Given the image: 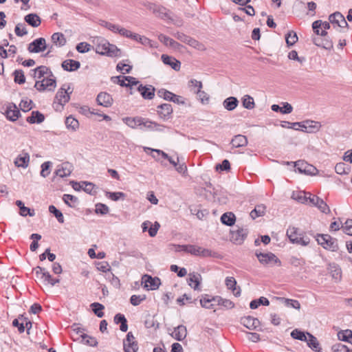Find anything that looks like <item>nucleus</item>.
<instances>
[{"mask_svg":"<svg viewBox=\"0 0 352 352\" xmlns=\"http://www.w3.org/2000/svg\"><path fill=\"white\" fill-rule=\"evenodd\" d=\"M96 52L98 54L109 57L121 56V50L117 46L109 43L107 40L102 38L97 39Z\"/></svg>","mask_w":352,"mask_h":352,"instance_id":"1","label":"nucleus"},{"mask_svg":"<svg viewBox=\"0 0 352 352\" xmlns=\"http://www.w3.org/2000/svg\"><path fill=\"white\" fill-rule=\"evenodd\" d=\"M286 234L292 243L302 246H307L311 241L309 236L306 232L295 227H289Z\"/></svg>","mask_w":352,"mask_h":352,"instance_id":"2","label":"nucleus"},{"mask_svg":"<svg viewBox=\"0 0 352 352\" xmlns=\"http://www.w3.org/2000/svg\"><path fill=\"white\" fill-rule=\"evenodd\" d=\"M316 239L319 245L324 249L330 251H337L338 250V241L329 234H317Z\"/></svg>","mask_w":352,"mask_h":352,"instance_id":"3","label":"nucleus"},{"mask_svg":"<svg viewBox=\"0 0 352 352\" xmlns=\"http://www.w3.org/2000/svg\"><path fill=\"white\" fill-rule=\"evenodd\" d=\"M56 78L52 76L47 75L41 80L35 82L34 87L39 91H45L46 89L53 90L56 87Z\"/></svg>","mask_w":352,"mask_h":352,"instance_id":"4","label":"nucleus"},{"mask_svg":"<svg viewBox=\"0 0 352 352\" xmlns=\"http://www.w3.org/2000/svg\"><path fill=\"white\" fill-rule=\"evenodd\" d=\"M188 253L194 255V256H202V257H217V254L216 252H214L211 251L209 249L204 248L200 246L195 245H190Z\"/></svg>","mask_w":352,"mask_h":352,"instance_id":"5","label":"nucleus"},{"mask_svg":"<svg viewBox=\"0 0 352 352\" xmlns=\"http://www.w3.org/2000/svg\"><path fill=\"white\" fill-rule=\"evenodd\" d=\"M329 21L333 25H336L338 28H340V31L344 32L347 30L349 25L344 16L339 12H336L329 16Z\"/></svg>","mask_w":352,"mask_h":352,"instance_id":"6","label":"nucleus"},{"mask_svg":"<svg viewBox=\"0 0 352 352\" xmlns=\"http://www.w3.org/2000/svg\"><path fill=\"white\" fill-rule=\"evenodd\" d=\"M47 48L46 40L44 38H38L28 44V50L30 53H40Z\"/></svg>","mask_w":352,"mask_h":352,"instance_id":"7","label":"nucleus"},{"mask_svg":"<svg viewBox=\"0 0 352 352\" xmlns=\"http://www.w3.org/2000/svg\"><path fill=\"white\" fill-rule=\"evenodd\" d=\"M256 256L258 258L259 262L263 265H270L272 263L278 264V265H281L280 261L277 258V256L272 253H258L256 252Z\"/></svg>","mask_w":352,"mask_h":352,"instance_id":"8","label":"nucleus"},{"mask_svg":"<svg viewBox=\"0 0 352 352\" xmlns=\"http://www.w3.org/2000/svg\"><path fill=\"white\" fill-rule=\"evenodd\" d=\"M124 352H136L138 350V344L131 332H129L123 341Z\"/></svg>","mask_w":352,"mask_h":352,"instance_id":"9","label":"nucleus"},{"mask_svg":"<svg viewBox=\"0 0 352 352\" xmlns=\"http://www.w3.org/2000/svg\"><path fill=\"white\" fill-rule=\"evenodd\" d=\"M294 166L299 173H305L306 175H314L318 172V170L315 166L304 161L299 160L294 162Z\"/></svg>","mask_w":352,"mask_h":352,"instance_id":"10","label":"nucleus"},{"mask_svg":"<svg viewBox=\"0 0 352 352\" xmlns=\"http://www.w3.org/2000/svg\"><path fill=\"white\" fill-rule=\"evenodd\" d=\"M65 85H64L63 87L58 91L55 97V102H57L60 106H63L69 102L70 94H72V91H69L70 87L68 86L67 89H65Z\"/></svg>","mask_w":352,"mask_h":352,"instance_id":"11","label":"nucleus"},{"mask_svg":"<svg viewBox=\"0 0 352 352\" xmlns=\"http://www.w3.org/2000/svg\"><path fill=\"white\" fill-rule=\"evenodd\" d=\"M142 283H144V287L147 289H157L161 284L160 279L157 277L153 278L150 275L144 274L142 278Z\"/></svg>","mask_w":352,"mask_h":352,"instance_id":"12","label":"nucleus"},{"mask_svg":"<svg viewBox=\"0 0 352 352\" xmlns=\"http://www.w3.org/2000/svg\"><path fill=\"white\" fill-rule=\"evenodd\" d=\"M248 235V230L244 228H239L236 230H232L230 232V239L236 244H241Z\"/></svg>","mask_w":352,"mask_h":352,"instance_id":"13","label":"nucleus"},{"mask_svg":"<svg viewBox=\"0 0 352 352\" xmlns=\"http://www.w3.org/2000/svg\"><path fill=\"white\" fill-rule=\"evenodd\" d=\"M138 91L140 92L142 98L146 100H151L155 96V89L151 85L144 86L142 84H140L138 87Z\"/></svg>","mask_w":352,"mask_h":352,"instance_id":"14","label":"nucleus"},{"mask_svg":"<svg viewBox=\"0 0 352 352\" xmlns=\"http://www.w3.org/2000/svg\"><path fill=\"white\" fill-rule=\"evenodd\" d=\"M313 43L318 46L323 47L326 50H331L333 47V41L329 39V38L327 36L326 37H320V36H316L312 38Z\"/></svg>","mask_w":352,"mask_h":352,"instance_id":"15","label":"nucleus"},{"mask_svg":"<svg viewBox=\"0 0 352 352\" xmlns=\"http://www.w3.org/2000/svg\"><path fill=\"white\" fill-rule=\"evenodd\" d=\"M5 114L9 120L14 122L19 118L21 113L16 104L10 103L8 105Z\"/></svg>","mask_w":352,"mask_h":352,"instance_id":"16","label":"nucleus"},{"mask_svg":"<svg viewBox=\"0 0 352 352\" xmlns=\"http://www.w3.org/2000/svg\"><path fill=\"white\" fill-rule=\"evenodd\" d=\"M72 172V165L69 162H65L57 166L55 174L60 177L69 176Z\"/></svg>","mask_w":352,"mask_h":352,"instance_id":"17","label":"nucleus"},{"mask_svg":"<svg viewBox=\"0 0 352 352\" xmlns=\"http://www.w3.org/2000/svg\"><path fill=\"white\" fill-rule=\"evenodd\" d=\"M201 281V276L197 272L190 273L187 282L190 287L195 290H200L199 285Z\"/></svg>","mask_w":352,"mask_h":352,"instance_id":"18","label":"nucleus"},{"mask_svg":"<svg viewBox=\"0 0 352 352\" xmlns=\"http://www.w3.org/2000/svg\"><path fill=\"white\" fill-rule=\"evenodd\" d=\"M96 101L99 105L105 107H109L113 104L111 96L107 92L100 93L97 96Z\"/></svg>","mask_w":352,"mask_h":352,"instance_id":"19","label":"nucleus"},{"mask_svg":"<svg viewBox=\"0 0 352 352\" xmlns=\"http://www.w3.org/2000/svg\"><path fill=\"white\" fill-rule=\"evenodd\" d=\"M170 336L178 341L184 340L187 336V329L184 325H179L174 328V331L170 333Z\"/></svg>","mask_w":352,"mask_h":352,"instance_id":"20","label":"nucleus"},{"mask_svg":"<svg viewBox=\"0 0 352 352\" xmlns=\"http://www.w3.org/2000/svg\"><path fill=\"white\" fill-rule=\"evenodd\" d=\"M157 113L161 118L168 119L173 113V107L170 104L164 103L157 107Z\"/></svg>","mask_w":352,"mask_h":352,"instance_id":"21","label":"nucleus"},{"mask_svg":"<svg viewBox=\"0 0 352 352\" xmlns=\"http://www.w3.org/2000/svg\"><path fill=\"white\" fill-rule=\"evenodd\" d=\"M32 72L34 78L43 79L47 75L50 74V76H52V72L50 69L44 65L37 67L36 69H33Z\"/></svg>","mask_w":352,"mask_h":352,"instance_id":"22","label":"nucleus"},{"mask_svg":"<svg viewBox=\"0 0 352 352\" xmlns=\"http://www.w3.org/2000/svg\"><path fill=\"white\" fill-rule=\"evenodd\" d=\"M241 322L249 329H256L260 325L259 320L257 318H253L252 316H246L242 318Z\"/></svg>","mask_w":352,"mask_h":352,"instance_id":"23","label":"nucleus"},{"mask_svg":"<svg viewBox=\"0 0 352 352\" xmlns=\"http://www.w3.org/2000/svg\"><path fill=\"white\" fill-rule=\"evenodd\" d=\"M161 58L165 65L170 66L174 70L180 69L181 63L175 58L166 54H162Z\"/></svg>","mask_w":352,"mask_h":352,"instance_id":"24","label":"nucleus"},{"mask_svg":"<svg viewBox=\"0 0 352 352\" xmlns=\"http://www.w3.org/2000/svg\"><path fill=\"white\" fill-rule=\"evenodd\" d=\"M30 162V155L28 153H23L19 155L14 160V164L17 167L25 168Z\"/></svg>","mask_w":352,"mask_h":352,"instance_id":"25","label":"nucleus"},{"mask_svg":"<svg viewBox=\"0 0 352 352\" xmlns=\"http://www.w3.org/2000/svg\"><path fill=\"white\" fill-rule=\"evenodd\" d=\"M61 66L63 69L65 71L73 72L80 68V63L79 61L77 60L67 59L62 63Z\"/></svg>","mask_w":352,"mask_h":352,"instance_id":"26","label":"nucleus"},{"mask_svg":"<svg viewBox=\"0 0 352 352\" xmlns=\"http://www.w3.org/2000/svg\"><path fill=\"white\" fill-rule=\"evenodd\" d=\"M306 124L307 127H305V129H301L302 131L305 133H316L321 128V124L314 120H306Z\"/></svg>","mask_w":352,"mask_h":352,"instance_id":"27","label":"nucleus"},{"mask_svg":"<svg viewBox=\"0 0 352 352\" xmlns=\"http://www.w3.org/2000/svg\"><path fill=\"white\" fill-rule=\"evenodd\" d=\"M214 298V297H210L208 294L201 296V298L199 300L201 307L206 309H214L217 304L214 303V300H212Z\"/></svg>","mask_w":352,"mask_h":352,"instance_id":"28","label":"nucleus"},{"mask_svg":"<svg viewBox=\"0 0 352 352\" xmlns=\"http://www.w3.org/2000/svg\"><path fill=\"white\" fill-rule=\"evenodd\" d=\"M231 144L234 148L243 147L248 144V139L245 135H236L232 139Z\"/></svg>","mask_w":352,"mask_h":352,"instance_id":"29","label":"nucleus"},{"mask_svg":"<svg viewBox=\"0 0 352 352\" xmlns=\"http://www.w3.org/2000/svg\"><path fill=\"white\" fill-rule=\"evenodd\" d=\"M307 334L308 336L307 340L305 341L312 350L319 352L321 350V348L320 346V344L317 340V338L314 336L312 334L307 332Z\"/></svg>","mask_w":352,"mask_h":352,"instance_id":"30","label":"nucleus"},{"mask_svg":"<svg viewBox=\"0 0 352 352\" xmlns=\"http://www.w3.org/2000/svg\"><path fill=\"white\" fill-rule=\"evenodd\" d=\"M123 122L129 127L132 129H135L141 126V122H142V118L141 117H134L130 118L126 117L122 119Z\"/></svg>","mask_w":352,"mask_h":352,"instance_id":"31","label":"nucleus"},{"mask_svg":"<svg viewBox=\"0 0 352 352\" xmlns=\"http://www.w3.org/2000/svg\"><path fill=\"white\" fill-rule=\"evenodd\" d=\"M44 120H45V117H44L43 114H42L41 113H40L38 111H33L31 113V116L28 117L26 119L27 122L30 124H34V123L40 124L42 122H43Z\"/></svg>","mask_w":352,"mask_h":352,"instance_id":"32","label":"nucleus"},{"mask_svg":"<svg viewBox=\"0 0 352 352\" xmlns=\"http://www.w3.org/2000/svg\"><path fill=\"white\" fill-rule=\"evenodd\" d=\"M162 126L158 124L155 122H152L148 119L142 118V122H141V129H146L149 130H161Z\"/></svg>","mask_w":352,"mask_h":352,"instance_id":"33","label":"nucleus"},{"mask_svg":"<svg viewBox=\"0 0 352 352\" xmlns=\"http://www.w3.org/2000/svg\"><path fill=\"white\" fill-rule=\"evenodd\" d=\"M25 21L30 25L36 28L40 25L41 21L36 14H29L25 16Z\"/></svg>","mask_w":352,"mask_h":352,"instance_id":"34","label":"nucleus"},{"mask_svg":"<svg viewBox=\"0 0 352 352\" xmlns=\"http://www.w3.org/2000/svg\"><path fill=\"white\" fill-rule=\"evenodd\" d=\"M51 38L53 43L58 47L65 45L67 42L65 35L61 32L54 33Z\"/></svg>","mask_w":352,"mask_h":352,"instance_id":"35","label":"nucleus"},{"mask_svg":"<svg viewBox=\"0 0 352 352\" xmlns=\"http://www.w3.org/2000/svg\"><path fill=\"white\" fill-rule=\"evenodd\" d=\"M239 104V101L235 97L230 96L227 98L223 102V107L228 111H233Z\"/></svg>","mask_w":352,"mask_h":352,"instance_id":"36","label":"nucleus"},{"mask_svg":"<svg viewBox=\"0 0 352 352\" xmlns=\"http://www.w3.org/2000/svg\"><path fill=\"white\" fill-rule=\"evenodd\" d=\"M214 302L217 304V305L223 307L226 309H232L234 307V304L230 300L223 299L220 296H215L214 299Z\"/></svg>","mask_w":352,"mask_h":352,"instance_id":"37","label":"nucleus"},{"mask_svg":"<svg viewBox=\"0 0 352 352\" xmlns=\"http://www.w3.org/2000/svg\"><path fill=\"white\" fill-rule=\"evenodd\" d=\"M283 107H279L278 104H273L271 107L272 110L275 112L280 111L283 114L290 113L292 111L293 107L288 102H283Z\"/></svg>","mask_w":352,"mask_h":352,"instance_id":"38","label":"nucleus"},{"mask_svg":"<svg viewBox=\"0 0 352 352\" xmlns=\"http://www.w3.org/2000/svg\"><path fill=\"white\" fill-rule=\"evenodd\" d=\"M226 285L227 287L229 289L232 290V292H234V296H240V294H241V289H240L239 287L238 289H236V281L235 280L234 278H233V277H227L226 278Z\"/></svg>","mask_w":352,"mask_h":352,"instance_id":"39","label":"nucleus"},{"mask_svg":"<svg viewBox=\"0 0 352 352\" xmlns=\"http://www.w3.org/2000/svg\"><path fill=\"white\" fill-rule=\"evenodd\" d=\"M114 322L116 324L120 323V329L122 331L126 332L127 331V329H128L127 320L123 314H117L114 316Z\"/></svg>","mask_w":352,"mask_h":352,"instance_id":"40","label":"nucleus"},{"mask_svg":"<svg viewBox=\"0 0 352 352\" xmlns=\"http://www.w3.org/2000/svg\"><path fill=\"white\" fill-rule=\"evenodd\" d=\"M236 220L235 215L232 212H226L222 214L221 221L223 224L231 226H232Z\"/></svg>","mask_w":352,"mask_h":352,"instance_id":"41","label":"nucleus"},{"mask_svg":"<svg viewBox=\"0 0 352 352\" xmlns=\"http://www.w3.org/2000/svg\"><path fill=\"white\" fill-rule=\"evenodd\" d=\"M308 192L304 191L294 192L292 198L301 204H308Z\"/></svg>","mask_w":352,"mask_h":352,"instance_id":"42","label":"nucleus"},{"mask_svg":"<svg viewBox=\"0 0 352 352\" xmlns=\"http://www.w3.org/2000/svg\"><path fill=\"white\" fill-rule=\"evenodd\" d=\"M265 210L266 207L263 204L257 205L255 208L251 211L250 216L253 219L263 216L265 213Z\"/></svg>","mask_w":352,"mask_h":352,"instance_id":"43","label":"nucleus"},{"mask_svg":"<svg viewBox=\"0 0 352 352\" xmlns=\"http://www.w3.org/2000/svg\"><path fill=\"white\" fill-rule=\"evenodd\" d=\"M152 10L153 14L160 19H165L166 17V9L162 6L153 5V7L150 8Z\"/></svg>","mask_w":352,"mask_h":352,"instance_id":"44","label":"nucleus"},{"mask_svg":"<svg viewBox=\"0 0 352 352\" xmlns=\"http://www.w3.org/2000/svg\"><path fill=\"white\" fill-rule=\"evenodd\" d=\"M263 305L264 306H268L270 301L265 297H261L258 299L253 300L250 302V307L252 309H256L259 305Z\"/></svg>","mask_w":352,"mask_h":352,"instance_id":"45","label":"nucleus"},{"mask_svg":"<svg viewBox=\"0 0 352 352\" xmlns=\"http://www.w3.org/2000/svg\"><path fill=\"white\" fill-rule=\"evenodd\" d=\"M63 200L68 206L71 208H74L78 201V199L76 197L68 194H65L63 195Z\"/></svg>","mask_w":352,"mask_h":352,"instance_id":"46","label":"nucleus"},{"mask_svg":"<svg viewBox=\"0 0 352 352\" xmlns=\"http://www.w3.org/2000/svg\"><path fill=\"white\" fill-rule=\"evenodd\" d=\"M144 325L147 329L153 328L154 329H157L160 327L159 322L155 319L154 316H151L146 317Z\"/></svg>","mask_w":352,"mask_h":352,"instance_id":"47","label":"nucleus"},{"mask_svg":"<svg viewBox=\"0 0 352 352\" xmlns=\"http://www.w3.org/2000/svg\"><path fill=\"white\" fill-rule=\"evenodd\" d=\"M65 124L68 129L72 131H76L79 126L78 121L71 116L66 118Z\"/></svg>","mask_w":352,"mask_h":352,"instance_id":"48","label":"nucleus"},{"mask_svg":"<svg viewBox=\"0 0 352 352\" xmlns=\"http://www.w3.org/2000/svg\"><path fill=\"white\" fill-rule=\"evenodd\" d=\"M105 195L112 201H116L119 199L124 200L126 195L122 192H106Z\"/></svg>","mask_w":352,"mask_h":352,"instance_id":"49","label":"nucleus"},{"mask_svg":"<svg viewBox=\"0 0 352 352\" xmlns=\"http://www.w3.org/2000/svg\"><path fill=\"white\" fill-rule=\"evenodd\" d=\"M335 170L340 175L348 174L350 171V167L344 162H339L336 165Z\"/></svg>","mask_w":352,"mask_h":352,"instance_id":"50","label":"nucleus"},{"mask_svg":"<svg viewBox=\"0 0 352 352\" xmlns=\"http://www.w3.org/2000/svg\"><path fill=\"white\" fill-rule=\"evenodd\" d=\"M187 44L192 47L193 48L200 51H204L206 50V47L203 43H200L199 41L195 40V38L190 36L188 41H187Z\"/></svg>","mask_w":352,"mask_h":352,"instance_id":"51","label":"nucleus"},{"mask_svg":"<svg viewBox=\"0 0 352 352\" xmlns=\"http://www.w3.org/2000/svg\"><path fill=\"white\" fill-rule=\"evenodd\" d=\"M285 40L288 46L294 45L298 41L296 33L294 31H289L285 36Z\"/></svg>","mask_w":352,"mask_h":352,"instance_id":"52","label":"nucleus"},{"mask_svg":"<svg viewBox=\"0 0 352 352\" xmlns=\"http://www.w3.org/2000/svg\"><path fill=\"white\" fill-rule=\"evenodd\" d=\"M118 33H119L120 35L126 37V38H131L133 40H138V34L135 33L131 32L130 30H128L124 28H122L120 26Z\"/></svg>","mask_w":352,"mask_h":352,"instance_id":"53","label":"nucleus"},{"mask_svg":"<svg viewBox=\"0 0 352 352\" xmlns=\"http://www.w3.org/2000/svg\"><path fill=\"white\" fill-rule=\"evenodd\" d=\"M291 336L294 339L299 340L301 341H306L308 337L307 333H305L303 331H301L297 329L293 330L291 333Z\"/></svg>","mask_w":352,"mask_h":352,"instance_id":"54","label":"nucleus"},{"mask_svg":"<svg viewBox=\"0 0 352 352\" xmlns=\"http://www.w3.org/2000/svg\"><path fill=\"white\" fill-rule=\"evenodd\" d=\"M91 307L93 308L94 313L98 317L102 318L104 316V313L102 311L104 307L102 304L99 302H94L91 305Z\"/></svg>","mask_w":352,"mask_h":352,"instance_id":"55","label":"nucleus"},{"mask_svg":"<svg viewBox=\"0 0 352 352\" xmlns=\"http://www.w3.org/2000/svg\"><path fill=\"white\" fill-rule=\"evenodd\" d=\"M14 77V82L19 85L23 84L25 82V77L23 72L21 69L15 70L13 73Z\"/></svg>","mask_w":352,"mask_h":352,"instance_id":"56","label":"nucleus"},{"mask_svg":"<svg viewBox=\"0 0 352 352\" xmlns=\"http://www.w3.org/2000/svg\"><path fill=\"white\" fill-rule=\"evenodd\" d=\"M82 342L91 346H96L98 344L97 340L94 337H91L87 334H81Z\"/></svg>","mask_w":352,"mask_h":352,"instance_id":"57","label":"nucleus"},{"mask_svg":"<svg viewBox=\"0 0 352 352\" xmlns=\"http://www.w3.org/2000/svg\"><path fill=\"white\" fill-rule=\"evenodd\" d=\"M242 103L243 106L248 109H252L255 106L253 98L249 95L244 96Z\"/></svg>","mask_w":352,"mask_h":352,"instance_id":"58","label":"nucleus"},{"mask_svg":"<svg viewBox=\"0 0 352 352\" xmlns=\"http://www.w3.org/2000/svg\"><path fill=\"white\" fill-rule=\"evenodd\" d=\"M49 211L50 212L54 214V215L56 217L59 223H63L64 222V217L62 212L60 210H58L54 206H50Z\"/></svg>","mask_w":352,"mask_h":352,"instance_id":"59","label":"nucleus"},{"mask_svg":"<svg viewBox=\"0 0 352 352\" xmlns=\"http://www.w3.org/2000/svg\"><path fill=\"white\" fill-rule=\"evenodd\" d=\"M352 336V331L350 329H346L344 331H339L338 333V337L340 340L348 342L349 341L350 337Z\"/></svg>","mask_w":352,"mask_h":352,"instance_id":"60","label":"nucleus"},{"mask_svg":"<svg viewBox=\"0 0 352 352\" xmlns=\"http://www.w3.org/2000/svg\"><path fill=\"white\" fill-rule=\"evenodd\" d=\"M95 212L96 214L104 215V214H107V213H109V208L107 205H105L104 204L98 203V204H96Z\"/></svg>","mask_w":352,"mask_h":352,"instance_id":"61","label":"nucleus"},{"mask_svg":"<svg viewBox=\"0 0 352 352\" xmlns=\"http://www.w3.org/2000/svg\"><path fill=\"white\" fill-rule=\"evenodd\" d=\"M14 32L18 36H23L28 34V31L24 23H19L16 25Z\"/></svg>","mask_w":352,"mask_h":352,"instance_id":"62","label":"nucleus"},{"mask_svg":"<svg viewBox=\"0 0 352 352\" xmlns=\"http://www.w3.org/2000/svg\"><path fill=\"white\" fill-rule=\"evenodd\" d=\"M332 352H352L348 347L341 343H336L331 346Z\"/></svg>","mask_w":352,"mask_h":352,"instance_id":"63","label":"nucleus"},{"mask_svg":"<svg viewBox=\"0 0 352 352\" xmlns=\"http://www.w3.org/2000/svg\"><path fill=\"white\" fill-rule=\"evenodd\" d=\"M341 228L344 233L352 236V219H347Z\"/></svg>","mask_w":352,"mask_h":352,"instance_id":"64","label":"nucleus"}]
</instances>
